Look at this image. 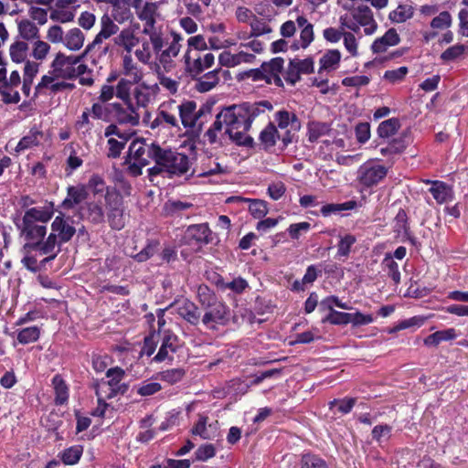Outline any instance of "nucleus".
<instances>
[{"mask_svg":"<svg viewBox=\"0 0 468 468\" xmlns=\"http://www.w3.org/2000/svg\"><path fill=\"white\" fill-rule=\"evenodd\" d=\"M272 108L269 101H261L254 103L233 104L224 108L219 113L225 122V129H229L231 133L232 129L250 130L256 117L264 113L266 110L271 111Z\"/></svg>","mask_w":468,"mask_h":468,"instance_id":"obj_1","label":"nucleus"},{"mask_svg":"<svg viewBox=\"0 0 468 468\" xmlns=\"http://www.w3.org/2000/svg\"><path fill=\"white\" fill-rule=\"evenodd\" d=\"M198 302L204 310L203 324L209 329H215L217 324L225 325L229 321V308L218 300L215 293L206 285L197 289Z\"/></svg>","mask_w":468,"mask_h":468,"instance_id":"obj_2","label":"nucleus"},{"mask_svg":"<svg viewBox=\"0 0 468 468\" xmlns=\"http://www.w3.org/2000/svg\"><path fill=\"white\" fill-rule=\"evenodd\" d=\"M161 147L154 143L148 144L144 138L133 140L130 145L123 165H127V173L137 177L143 174V168L151 160L156 163Z\"/></svg>","mask_w":468,"mask_h":468,"instance_id":"obj_3","label":"nucleus"},{"mask_svg":"<svg viewBox=\"0 0 468 468\" xmlns=\"http://www.w3.org/2000/svg\"><path fill=\"white\" fill-rule=\"evenodd\" d=\"M156 164L165 166V172L174 176L186 175L192 165L186 154L163 148L157 156Z\"/></svg>","mask_w":468,"mask_h":468,"instance_id":"obj_4","label":"nucleus"},{"mask_svg":"<svg viewBox=\"0 0 468 468\" xmlns=\"http://www.w3.org/2000/svg\"><path fill=\"white\" fill-rule=\"evenodd\" d=\"M284 60L282 58H274L270 62H264L260 69L249 70L246 74L254 81L264 80L266 83H274L278 87L282 86L280 73L283 68Z\"/></svg>","mask_w":468,"mask_h":468,"instance_id":"obj_5","label":"nucleus"},{"mask_svg":"<svg viewBox=\"0 0 468 468\" xmlns=\"http://www.w3.org/2000/svg\"><path fill=\"white\" fill-rule=\"evenodd\" d=\"M274 119L282 133V144L285 147L293 141L295 133L301 128V122L294 112L286 110L278 111Z\"/></svg>","mask_w":468,"mask_h":468,"instance_id":"obj_6","label":"nucleus"},{"mask_svg":"<svg viewBox=\"0 0 468 468\" xmlns=\"http://www.w3.org/2000/svg\"><path fill=\"white\" fill-rule=\"evenodd\" d=\"M185 71L192 80L197 79L203 71L213 66L215 57L212 53H207L204 57L200 55L192 56L191 50L187 49L184 55Z\"/></svg>","mask_w":468,"mask_h":468,"instance_id":"obj_7","label":"nucleus"},{"mask_svg":"<svg viewBox=\"0 0 468 468\" xmlns=\"http://www.w3.org/2000/svg\"><path fill=\"white\" fill-rule=\"evenodd\" d=\"M388 174V168L381 165L365 163L357 170V181L366 187H371L381 182Z\"/></svg>","mask_w":468,"mask_h":468,"instance_id":"obj_8","label":"nucleus"},{"mask_svg":"<svg viewBox=\"0 0 468 468\" xmlns=\"http://www.w3.org/2000/svg\"><path fill=\"white\" fill-rule=\"evenodd\" d=\"M197 102L194 101H186L178 106L181 122L185 128H191V136L198 137L203 122H198V116L196 113Z\"/></svg>","mask_w":468,"mask_h":468,"instance_id":"obj_9","label":"nucleus"},{"mask_svg":"<svg viewBox=\"0 0 468 468\" xmlns=\"http://www.w3.org/2000/svg\"><path fill=\"white\" fill-rule=\"evenodd\" d=\"M107 207V218L112 229H122L125 225L122 199L118 195H107L105 197Z\"/></svg>","mask_w":468,"mask_h":468,"instance_id":"obj_10","label":"nucleus"},{"mask_svg":"<svg viewBox=\"0 0 468 468\" xmlns=\"http://www.w3.org/2000/svg\"><path fill=\"white\" fill-rule=\"evenodd\" d=\"M80 62V57L65 56L58 53L52 62L53 73L57 78L71 80L75 78L74 66Z\"/></svg>","mask_w":468,"mask_h":468,"instance_id":"obj_11","label":"nucleus"},{"mask_svg":"<svg viewBox=\"0 0 468 468\" xmlns=\"http://www.w3.org/2000/svg\"><path fill=\"white\" fill-rule=\"evenodd\" d=\"M125 376V371L119 367L109 368L106 372V377L110 378L105 384L109 387V393L107 399H112L119 394L123 395L128 391L129 385L127 383H121Z\"/></svg>","mask_w":468,"mask_h":468,"instance_id":"obj_12","label":"nucleus"},{"mask_svg":"<svg viewBox=\"0 0 468 468\" xmlns=\"http://www.w3.org/2000/svg\"><path fill=\"white\" fill-rule=\"evenodd\" d=\"M352 16L358 26L364 27L366 35L373 34L377 29V23L373 12L367 5H359L352 12Z\"/></svg>","mask_w":468,"mask_h":468,"instance_id":"obj_13","label":"nucleus"},{"mask_svg":"<svg viewBox=\"0 0 468 468\" xmlns=\"http://www.w3.org/2000/svg\"><path fill=\"white\" fill-rule=\"evenodd\" d=\"M16 227L20 229L27 240L43 239L47 233L46 226L37 224L36 221L26 220L22 218L21 223L16 222Z\"/></svg>","mask_w":468,"mask_h":468,"instance_id":"obj_14","label":"nucleus"},{"mask_svg":"<svg viewBox=\"0 0 468 468\" xmlns=\"http://www.w3.org/2000/svg\"><path fill=\"white\" fill-rule=\"evenodd\" d=\"M178 346L179 344L177 335L170 331H165L162 336L161 346L158 353L154 357V360L156 362H162L167 358L172 359L169 356V354L176 352Z\"/></svg>","mask_w":468,"mask_h":468,"instance_id":"obj_15","label":"nucleus"},{"mask_svg":"<svg viewBox=\"0 0 468 468\" xmlns=\"http://www.w3.org/2000/svg\"><path fill=\"white\" fill-rule=\"evenodd\" d=\"M115 22L116 21L110 17L108 14H104L101 17V30L95 37L93 42L88 47V49L101 44L104 39H108L116 35L119 31V27Z\"/></svg>","mask_w":468,"mask_h":468,"instance_id":"obj_16","label":"nucleus"},{"mask_svg":"<svg viewBox=\"0 0 468 468\" xmlns=\"http://www.w3.org/2000/svg\"><path fill=\"white\" fill-rule=\"evenodd\" d=\"M51 229L53 233L57 234L60 243L69 241L76 233V229L63 216L55 218L51 224Z\"/></svg>","mask_w":468,"mask_h":468,"instance_id":"obj_17","label":"nucleus"},{"mask_svg":"<svg viewBox=\"0 0 468 468\" xmlns=\"http://www.w3.org/2000/svg\"><path fill=\"white\" fill-rule=\"evenodd\" d=\"M224 131L225 122L218 112L216 116V120L205 133L204 136L207 138L210 144H218L219 145H224L227 144V134H224Z\"/></svg>","mask_w":468,"mask_h":468,"instance_id":"obj_18","label":"nucleus"},{"mask_svg":"<svg viewBox=\"0 0 468 468\" xmlns=\"http://www.w3.org/2000/svg\"><path fill=\"white\" fill-rule=\"evenodd\" d=\"M177 314L192 325H197L201 319V313L198 307L189 300H184L178 304Z\"/></svg>","mask_w":468,"mask_h":468,"instance_id":"obj_19","label":"nucleus"},{"mask_svg":"<svg viewBox=\"0 0 468 468\" xmlns=\"http://www.w3.org/2000/svg\"><path fill=\"white\" fill-rule=\"evenodd\" d=\"M400 41V37L395 28L388 29L385 35L379 38H377L372 46L371 49L373 53L385 52L388 47L398 45Z\"/></svg>","mask_w":468,"mask_h":468,"instance_id":"obj_20","label":"nucleus"},{"mask_svg":"<svg viewBox=\"0 0 468 468\" xmlns=\"http://www.w3.org/2000/svg\"><path fill=\"white\" fill-rule=\"evenodd\" d=\"M54 214L53 204L49 203L42 207H32L27 209L23 218L26 220L40 222L42 224L47 223L51 219Z\"/></svg>","mask_w":468,"mask_h":468,"instance_id":"obj_21","label":"nucleus"},{"mask_svg":"<svg viewBox=\"0 0 468 468\" xmlns=\"http://www.w3.org/2000/svg\"><path fill=\"white\" fill-rule=\"evenodd\" d=\"M426 183L431 185L430 192L439 204L446 203L452 200V189L446 183L432 180H427Z\"/></svg>","mask_w":468,"mask_h":468,"instance_id":"obj_22","label":"nucleus"},{"mask_svg":"<svg viewBox=\"0 0 468 468\" xmlns=\"http://www.w3.org/2000/svg\"><path fill=\"white\" fill-rule=\"evenodd\" d=\"M220 69H213L206 74H201L196 80L195 90L199 92H207L212 90L219 81Z\"/></svg>","mask_w":468,"mask_h":468,"instance_id":"obj_23","label":"nucleus"},{"mask_svg":"<svg viewBox=\"0 0 468 468\" xmlns=\"http://www.w3.org/2000/svg\"><path fill=\"white\" fill-rule=\"evenodd\" d=\"M122 74L128 77L127 80L133 83H138L143 79V71L133 61L131 54H126L122 57Z\"/></svg>","mask_w":468,"mask_h":468,"instance_id":"obj_24","label":"nucleus"},{"mask_svg":"<svg viewBox=\"0 0 468 468\" xmlns=\"http://www.w3.org/2000/svg\"><path fill=\"white\" fill-rule=\"evenodd\" d=\"M211 232L207 224L191 225L186 231V237L196 240L197 243H209Z\"/></svg>","mask_w":468,"mask_h":468,"instance_id":"obj_25","label":"nucleus"},{"mask_svg":"<svg viewBox=\"0 0 468 468\" xmlns=\"http://www.w3.org/2000/svg\"><path fill=\"white\" fill-rule=\"evenodd\" d=\"M113 42L116 46L122 47L127 54H130L138 44L139 39L132 29L124 28L113 38Z\"/></svg>","mask_w":468,"mask_h":468,"instance_id":"obj_26","label":"nucleus"},{"mask_svg":"<svg viewBox=\"0 0 468 468\" xmlns=\"http://www.w3.org/2000/svg\"><path fill=\"white\" fill-rule=\"evenodd\" d=\"M126 104L128 105L127 109L122 108V105L119 103L113 105L118 122L137 125L139 123L138 113H136L134 108L131 103Z\"/></svg>","mask_w":468,"mask_h":468,"instance_id":"obj_27","label":"nucleus"},{"mask_svg":"<svg viewBox=\"0 0 468 468\" xmlns=\"http://www.w3.org/2000/svg\"><path fill=\"white\" fill-rule=\"evenodd\" d=\"M456 337V330L454 328H448L429 335L424 339V345L427 346H437L442 341L452 340Z\"/></svg>","mask_w":468,"mask_h":468,"instance_id":"obj_28","label":"nucleus"},{"mask_svg":"<svg viewBox=\"0 0 468 468\" xmlns=\"http://www.w3.org/2000/svg\"><path fill=\"white\" fill-rule=\"evenodd\" d=\"M330 131L331 127L327 122H309L307 125L308 141L314 143L322 136L328 134Z\"/></svg>","mask_w":468,"mask_h":468,"instance_id":"obj_29","label":"nucleus"},{"mask_svg":"<svg viewBox=\"0 0 468 468\" xmlns=\"http://www.w3.org/2000/svg\"><path fill=\"white\" fill-rule=\"evenodd\" d=\"M278 139L282 141V133L271 122L260 134V140L266 148L273 146Z\"/></svg>","mask_w":468,"mask_h":468,"instance_id":"obj_30","label":"nucleus"},{"mask_svg":"<svg viewBox=\"0 0 468 468\" xmlns=\"http://www.w3.org/2000/svg\"><path fill=\"white\" fill-rule=\"evenodd\" d=\"M19 36L27 40L32 41L39 38V29L38 27L28 19H23L18 22L17 25Z\"/></svg>","mask_w":468,"mask_h":468,"instance_id":"obj_31","label":"nucleus"},{"mask_svg":"<svg viewBox=\"0 0 468 468\" xmlns=\"http://www.w3.org/2000/svg\"><path fill=\"white\" fill-rule=\"evenodd\" d=\"M357 207V203L355 200H349L345 203L336 204V203H330L324 205L321 207V214L323 217L327 218L330 217L333 214H340L343 211L346 210H352Z\"/></svg>","mask_w":468,"mask_h":468,"instance_id":"obj_32","label":"nucleus"},{"mask_svg":"<svg viewBox=\"0 0 468 468\" xmlns=\"http://www.w3.org/2000/svg\"><path fill=\"white\" fill-rule=\"evenodd\" d=\"M86 197L87 192L83 186H69L68 197L63 201V206L67 208H71L82 202Z\"/></svg>","mask_w":468,"mask_h":468,"instance_id":"obj_33","label":"nucleus"},{"mask_svg":"<svg viewBox=\"0 0 468 468\" xmlns=\"http://www.w3.org/2000/svg\"><path fill=\"white\" fill-rule=\"evenodd\" d=\"M56 233L51 232L46 240L40 239V254H55L60 252V242Z\"/></svg>","mask_w":468,"mask_h":468,"instance_id":"obj_34","label":"nucleus"},{"mask_svg":"<svg viewBox=\"0 0 468 468\" xmlns=\"http://www.w3.org/2000/svg\"><path fill=\"white\" fill-rule=\"evenodd\" d=\"M241 200L250 203L249 211L254 218H262L269 212L268 204L262 199L241 198Z\"/></svg>","mask_w":468,"mask_h":468,"instance_id":"obj_35","label":"nucleus"},{"mask_svg":"<svg viewBox=\"0 0 468 468\" xmlns=\"http://www.w3.org/2000/svg\"><path fill=\"white\" fill-rule=\"evenodd\" d=\"M249 130H243L241 128L232 129V132L229 133V129H225L224 134H227V141H230L235 143L238 145H251L252 138L246 134Z\"/></svg>","mask_w":468,"mask_h":468,"instance_id":"obj_36","label":"nucleus"},{"mask_svg":"<svg viewBox=\"0 0 468 468\" xmlns=\"http://www.w3.org/2000/svg\"><path fill=\"white\" fill-rule=\"evenodd\" d=\"M52 384L56 393L55 403L63 405L69 398L68 387L64 379L59 375H56L52 379Z\"/></svg>","mask_w":468,"mask_h":468,"instance_id":"obj_37","label":"nucleus"},{"mask_svg":"<svg viewBox=\"0 0 468 468\" xmlns=\"http://www.w3.org/2000/svg\"><path fill=\"white\" fill-rule=\"evenodd\" d=\"M84 42V35L79 28L70 29L65 36L64 44L70 50H79Z\"/></svg>","mask_w":468,"mask_h":468,"instance_id":"obj_38","label":"nucleus"},{"mask_svg":"<svg viewBox=\"0 0 468 468\" xmlns=\"http://www.w3.org/2000/svg\"><path fill=\"white\" fill-rule=\"evenodd\" d=\"M87 218L93 224L104 222V212L102 207L95 202L87 203L83 207Z\"/></svg>","mask_w":468,"mask_h":468,"instance_id":"obj_39","label":"nucleus"},{"mask_svg":"<svg viewBox=\"0 0 468 468\" xmlns=\"http://www.w3.org/2000/svg\"><path fill=\"white\" fill-rule=\"evenodd\" d=\"M400 127L399 120L398 118H391L382 122L378 128V133L381 138H388L395 134Z\"/></svg>","mask_w":468,"mask_h":468,"instance_id":"obj_40","label":"nucleus"},{"mask_svg":"<svg viewBox=\"0 0 468 468\" xmlns=\"http://www.w3.org/2000/svg\"><path fill=\"white\" fill-rule=\"evenodd\" d=\"M413 7L410 5H399L389 14V19L395 23H403L413 16Z\"/></svg>","mask_w":468,"mask_h":468,"instance_id":"obj_41","label":"nucleus"},{"mask_svg":"<svg viewBox=\"0 0 468 468\" xmlns=\"http://www.w3.org/2000/svg\"><path fill=\"white\" fill-rule=\"evenodd\" d=\"M382 265L388 275L393 280L396 284L400 282V272L399 265L390 255H386L382 261Z\"/></svg>","mask_w":468,"mask_h":468,"instance_id":"obj_42","label":"nucleus"},{"mask_svg":"<svg viewBox=\"0 0 468 468\" xmlns=\"http://www.w3.org/2000/svg\"><path fill=\"white\" fill-rule=\"evenodd\" d=\"M28 45L25 41H16L10 47V56L14 62L20 63L25 60Z\"/></svg>","mask_w":468,"mask_h":468,"instance_id":"obj_43","label":"nucleus"},{"mask_svg":"<svg viewBox=\"0 0 468 468\" xmlns=\"http://www.w3.org/2000/svg\"><path fill=\"white\" fill-rule=\"evenodd\" d=\"M351 322V314L350 313H343L335 310H332L329 314L323 319V323H330L332 324L343 325L350 324Z\"/></svg>","mask_w":468,"mask_h":468,"instance_id":"obj_44","label":"nucleus"},{"mask_svg":"<svg viewBox=\"0 0 468 468\" xmlns=\"http://www.w3.org/2000/svg\"><path fill=\"white\" fill-rule=\"evenodd\" d=\"M40 331L37 326L27 327L19 331L17 335V341L23 345L33 343L38 339Z\"/></svg>","mask_w":468,"mask_h":468,"instance_id":"obj_45","label":"nucleus"},{"mask_svg":"<svg viewBox=\"0 0 468 468\" xmlns=\"http://www.w3.org/2000/svg\"><path fill=\"white\" fill-rule=\"evenodd\" d=\"M133 84V82L127 79H121L116 86V96L125 103H131V87Z\"/></svg>","mask_w":468,"mask_h":468,"instance_id":"obj_46","label":"nucleus"},{"mask_svg":"<svg viewBox=\"0 0 468 468\" xmlns=\"http://www.w3.org/2000/svg\"><path fill=\"white\" fill-rule=\"evenodd\" d=\"M341 54L337 49L328 50L321 58H320V70L322 69H329L337 65L340 61Z\"/></svg>","mask_w":468,"mask_h":468,"instance_id":"obj_47","label":"nucleus"},{"mask_svg":"<svg viewBox=\"0 0 468 468\" xmlns=\"http://www.w3.org/2000/svg\"><path fill=\"white\" fill-rule=\"evenodd\" d=\"M394 230L399 235L409 236L410 226L405 210L399 209L394 219Z\"/></svg>","mask_w":468,"mask_h":468,"instance_id":"obj_48","label":"nucleus"},{"mask_svg":"<svg viewBox=\"0 0 468 468\" xmlns=\"http://www.w3.org/2000/svg\"><path fill=\"white\" fill-rule=\"evenodd\" d=\"M82 454L80 446H73L66 449L61 453V461L67 465H73L79 462Z\"/></svg>","mask_w":468,"mask_h":468,"instance_id":"obj_49","label":"nucleus"},{"mask_svg":"<svg viewBox=\"0 0 468 468\" xmlns=\"http://www.w3.org/2000/svg\"><path fill=\"white\" fill-rule=\"evenodd\" d=\"M42 136V133L38 131L31 130L30 133L24 136L16 146V151H23L28 149L34 145L39 144V137Z\"/></svg>","mask_w":468,"mask_h":468,"instance_id":"obj_50","label":"nucleus"},{"mask_svg":"<svg viewBox=\"0 0 468 468\" xmlns=\"http://www.w3.org/2000/svg\"><path fill=\"white\" fill-rule=\"evenodd\" d=\"M157 14V5L155 3L146 2L143 7L136 10L138 18L142 21L154 20Z\"/></svg>","mask_w":468,"mask_h":468,"instance_id":"obj_51","label":"nucleus"},{"mask_svg":"<svg viewBox=\"0 0 468 468\" xmlns=\"http://www.w3.org/2000/svg\"><path fill=\"white\" fill-rule=\"evenodd\" d=\"M157 376L161 380L166 381L169 384H175L183 378L185 370L183 368H173L162 371Z\"/></svg>","mask_w":468,"mask_h":468,"instance_id":"obj_52","label":"nucleus"},{"mask_svg":"<svg viewBox=\"0 0 468 468\" xmlns=\"http://www.w3.org/2000/svg\"><path fill=\"white\" fill-rule=\"evenodd\" d=\"M302 468H329L325 461L314 454H303L301 460Z\"/></svg>","mask_w":468,"mask_h":468,"instance_id":"obj_53","label":"nucleus"},{"mask_svg":"<svg viewBox=\"0 0 468 468\" xmlns=\"http://www.w3.org/2000/svg\"><path fill=\"white\" fill-rule=\"evenodd\" d=\"M356 241V239L354 235L346 234L342 237L337 244V255L340 257H347L350 253L351 247Z\"/></svg>","mask_w":468,"mask_h":468,"instance_id":"obj_54","label":"nucleus"},{"mask_svg":"<svg viewBox=\"0 0 468 468\" xmlns=\"http://www.w3.org/2000/svg\"><path fill=\"white\" fill-rule=\"evenodd\" d=\"M109 16L110 17L114 19L118 24H123L127 21L132 20L133 17V15L130 7L126 5H123L121 7L116 8L115 10H112L111 15Z\"/></svg>","mask_w":468,"mask_h":468,"instance_id":"obj_55","label":"nucleus"},{"mask_svg":"<svg viewBox=\"0 0 468 468\" xmlns=\"http://www.w3.org/2000/svg\"><path fill=\"white\" fill-rule=\"evenodd\" d=\"M251 32L250 37H259L269 34L272 31L271 27L263 20L254 17L250 22Z\"/></svg>","mask_w":468,"mask_h":468,"instance_id":"obj_56","label":"nucleus"},{"mask_svg":"<svg viewBox=\"0 0 468 468\" xmlns=\"http://www.w3.org/2000/svg\"><path fill=\"white\" fill-rule=\"evenodd\" d=\"M391 426L388 424L377 425L372 430V438L378 442L388 441L391 436Z\"/></svg>","mask_w":468,"mask_h":468,"instance_id":"obj_57","label":"nucleus"},{"mask_svg":"<svg viewBox=\"0 0 468 468\" xmlns=\"http://www.w3.org/2000/svg\"><path fill=\"white\" fill-rule=\"evenodd\" d=\"M155 72L157 79L162 87L166 89L171 93H176L178 89V82L175 80L166 77L163 71H160V66L156 67Z\"/></svg>","mask_w":468,"mask_h":468,"instance_id":"obj_58","label":"nucleus"},{"mask_svg":"<svg viewBox=\"0 0 468 468\" xmlns=\"http://www.w3.org/2000/svg\"><path fill=\"white\" fill-rule=\"evenodd\" d=\"M452 25L451 14L447 11L441 12L439 16H435L431 22V27L436 29H444Z\"/></svg>","mask_w":468,"mask_h":468,"instance_id":"obj_59","label":"nucleus"},{"mask_svg":"<svg viewBox=\"0 0 468 468\" xmlns=\"http://www.w3.org/2000/svg\"><path fill=\"white\" fill-rule=\"evenodd\" d=\"M162 389L158 382L144 381L137 387V393L142 397H147L155 394Z\"/></svg>","mask_w":468,"mask_h":468,"instance_id":"obj_60","label":"nucleus"},{"mask_svg":"<svg viewBox=\"0 0 468 468\" xmlns=\"http://www.w3.org/2000/svg\"><path fill=\"white\" fill-rule=\"evenodd\" d=\"M125 144L126 142H121L114 138H109L107 156L112 159L120 157L121 153L124 149Z\"/></svg>","mask_w":468,"mask_h":468,"instance_id":"obj_61","label":"nucleus"},{"mask_svg":"<svg viewBox=\"0 0 468 468\" xmlns=\"http://www.w3.org/2000/svg\"><path fill=\"white\" fill-rule=\"evenodd\" d=\"M49 49L50 46L47 42L37 38L34 43L32 56L37 60H43L48 54Z\"/></svg>","mask_w":468,"mask_h":468,"instance_id":"obj_62","label":"nucleus"},{"mask_svg":"<svg viewBox=\"0 0 468 468\" xmlns=\"http://www.w3.org/2000/svg\"><path fill=\"white\" fill-rule=\"evenodd\" d=\"M13 87L8 86L7 84L0 85V94L3 97V101L5 103H17L20 101V95L18 91H12L11 89Z\"/></svg>","mask_w":468,"mask_h":468,"instance_id":"obj_63","label":"nucleus"},{"mask_svg":"<svg viewBox=\"0 0 468 468\" xmlns=\"http://www.w3.org/2000/svg\"><path fill=\"white\" fill-rule=\"evenodd\" d=\"M465 50V46L463 45H454L452 47L448 48L445 51H443L441 55V58L444 61H451L458 57H460Z\"/></svg>","mask_w":468,"mask_h":468,"instance_id":"obj_64","label":"nucleus"}]
</instances>
